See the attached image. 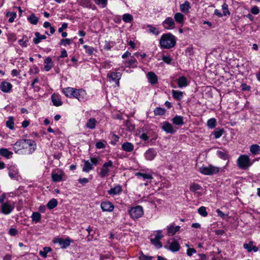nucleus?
Wrapping results in <instances>:
<instances>
[{"mask_svg":"<svg viewBox=\"0 0 260 260\" xmlns=\"http://www.w3.org/2000/svg\"><path fill=\"white\" fill-rule=\"evenodd\" d=\"M37 145L35 141L31 139H20L14 144V152L18 154H31L36 149Z\"/></svg>","mask_w":260,"mask_h":260,"instance_id":"nucleus-1","label":"nucleus"},{"mask_svg":"<svg viewBox=\"0 0 260 260\" xmlns=\"http://www.w3.org/2000/svg\"><path fill=\"white\" fill-rule=\"evenodd\" d=\"M176 38L173 34L168 32L162 35L159 39V45L161 48L171 49L176 44Z\"/></svg>","mask_w":260,"mask_h":260,"instance_id":"nucleus-2","label":"nucleus"},{"mask_svg":"<svg viewBox=\"0 0 260 260\" xmlns=\"http://www.w3.org/2000/svg\"><path fill=\"white\" fill-rule=\"evenodd\" d=\"M222 169L220 168L210 165L208 166L203 165L199 167L198 171L202 174L205 175H213L216 174Z\"/></svg>","mask_w":260,"mask_h":260,"instance_id":"nucleus-3","label":"nucleus"},{"mask_svg":"<svg viewBox=\"0 0 260 260\" xmlns=\"http://www.w3.org/2000/svg\"><path fill=\"white\" fill-rule=\"evenodd\" d=\"M237 165L242 170H247L253 164L249 156L247 155H241L237 160Z\"/></svg>","mask_w":260,"mask_h":260,"instance_id":"nucleus-4","label":"nucleus"},{"mask_svg":"<svg viewBox=\"0 0 260 260\" xmlns=\"http://www.w3.org/2000/svg\"><path fill=\"white\" fill-rule=\"evenodd\" d=\"M100 159L99 157H92L90 160H83V167L82 171L88 173L90 170L93 169V166H96L98 164Z\"/></svg>","mask_w":260,"mask_h":260,"instance_id":"nucleus-5","label":"nucleus"},{"mask_svg":"<svg viewBox=\"0 0 260 260\" xmlns=\"http://www.w3.org/2000/svg\"><path fill=\"white\" fill-rule=\"evenodd\" d=\"M129 215L133 219H136L140 218L144 214V211L142 207L137 206L132 207L128 211Z\"/></svg>","mask_w":260,"mask_h":260,"instance_id":"nucleus-6","label":"nucleus"},{"mask_svg":"<svg viewBox=\"0 0 260 260\" xmlns=\"http://www.w3.org/2000/svg\"><path fill=\"white\" fill-rule=\"evenodd\" d=\"M163 237L162 235V231L158 230L156 232V234L152 236L150 239L151 243L157 249L162 247V244L160 240Z\"/></svg>","mask_w":260,"mask_h":260,"instance_id":"nucleus-7","label":"nucleus"},{"mask_svg":"<svg viewBox=\"0 0 260 260\" xmlns=\"http://www.w3.org/2000/svg\"><path fill=\"white\" fill-rule=\"evenodd\" d=\"M53 242L55 244H58L60 248L66 249L70 245L71 240L68 237L66 239L56 237L54 238Z\"/></svg>","mask_w":260,"mask_h":260,"instance_id":"nucleus-8","label":"nucleus"},{"mask_svg":"<svg viewBox=\"0 0 260 260\" xmlns=\"http://www.w3.org/2000/svg\"><path fill=\"white\" fill-rule=\"evenodd\" d=\"M112 166L113 162L111 160L104 163L99 173V175L102 178L108 176L110 171V169Z\"/></svg>","mask_w":260,"mask_h":260,"instance_id":"nucleus-9","label":"nucleus"},{"mask_svg":"<svg viewBox=\"0 0 260 260\" xmlns=\"http://www.w3.org/2000/svg\"><path fill=\"white\" fill-rule=\"evenodd\" d=\"M64 173L60 170H53L51 173V178L53 182H60L63 180Z\"/></svg>","mask_w":260,"mask_h":260,"instance_id":"nucleus-10","label":"nucleus"},{"mask_svg":"<svg viewBox=\"0 0 260 260\" xmlns=\"http://www.w3.org/2000/svg\"><path fill=\"white\" fill-rule=\"evenodd\" d=\"M15 204L11 201L3 203L2 205V212L4 214H9L14 209Z\"/></svg>","mask_w":260,"mask_h":260,"instance_id":"nucleus-11","label":"nucleus"},{"mask_svg":"<svg viewBox=\"0 0 260 260\" xmlns=\"http://www.w3.org/2000/svg\"><path fill=\"white\" fill-rule=\"evenodd\" d=\"M162 26L167 30L174 29L176 27L175 21L171 17H167L162 23Z\"/></svg>","mask_w":260,"mask_h":260,"instance_id":"nucleus-12","label":"nucleus"},{"mask_svg":"<svg viewBox=\"0 0 260 260\" xmlns=\"http://www.w3.org/2000/svg\"><path fill=\"white\" fill-rule=\"evenodd\" d=\"M160 127L162 131L167 134H174L176 130L173 127L172 124L168 121H164L160 124Z\"/></svg>","mask_w":260,"mask_h":260,"instance_id":"nucleus-13","label":"nucleus"},{"mask_svg":"<svg viewBox=\"0 0 260 260\" xmlns=\"http://www.w3.org/2000/svg\"><path fill=\"white\" fill-rule=\"evenodd\" d=\"M180 226L176 225L174 223H172L166 227L167 234L169 236H173L180 231Z\"/></svg>","mask_w":260,"mask_h":260,"instance_id":"nucleus-14","label":"nucleus"},{"mask_svg":"<svg viewBox=\"0 0 260 260\" xmlns=\"http://www.w3.org/2000/svg\"><path fill=\"white\" fill-rule=\"evenodd\" d=\"M86 95L87 93L85 90L83 89H76L73 97L80 102H83L86 100Z\"/></svg>","mask_w":260,"mask_h":260,"instance_id":"nucleus-15","label":"nucleus"},{"mask_svg":"<svg viewBox=\"0 0 260 260\" xmlns=\"http://www.w3.org/2000/svg\"><path fill=\"white\" fill-rule=\"evenodd\" d=\"M108 77L111 81L114 82L117 86H119V80L121 77L120 73L117 72H110L108 74Z\"/></svg>","mask_w":260,"mask_h":260,"instance_id":"nucleus-16","label":"nucleus"},{"mask_svg":"<svg viewBox=\"0 0 260 260\" xmlns=\"http://www.w3.org/2000/svg\"><path fill=\"white\" fill-rule=\"evenodd\" d=\"M9 176L13 179H17L19 176L18 169L15 165L10 166L8 168Z\"/></svg>","mask_w":260,"mask_h":260,"instance_id":"nucleus-17","label":"nucleus"},{"mask_svg":"<svg viewBox=\"0 0 260 260\" xmlns=\"http://www.w3.org/2000/svg\"><path fill=\"white\" fill-rule=\"evenodd\" d=\"M101 208L104 212H112L114 210V206L109 201H105L101 203Z\"/></svg>","mask_w":260,"mask_h":260,"instance_id":"nucleus-18","label":"nucleus"},{"mask_svg":"<svg viewBox=\"0 0 260 260\" xmlns=\"http://www.w3.org/2000/svg\"><path fill=\"white\" fill-rule=\"evenodd\" d=\"M157 153L153 148L148 149L144 153V156L147 160H152L156 156Z\"/></svg>","mask_w":260,"mask_h":260,"instance_id":"nucleus-19","label":"nucleus"},{"mask_svg":"<svg viewBox=\"0 0 260 260\" xmlns=\"http://www.w3.org/2000/svg\"><path fill=\"white\" fill-rule=\"evenodd\" d=\"M12 85L8 82L3 81L0 83V89L6 93L10 92L12 88Z\"/></svg>","mask_w":260,"mask_h":260,"instance_id":"nucleus-20","label":"nucleus"},{"mask_svg":"<svg viewBox=\"0 0 260 260\" xmlns=\"http://www.w3.org/2000/svg\"><path fill=\"white\" fill-rule=\"evenodd\" d=\"M122 191V188L120 185H117L113 188H111L108 191L109 194L111 196H115L120 194Z\"/></svg>","mask_w":260,"mask_h":260,"instance_id":"nucleus-21","label":"nucleus"},{"mask_svg":"<svg viewBox=\"0 0 260 260\" xmlns=\"http://www.w3.org/2000/svg\"><path fill=\"white\" fill-rule=\"evenodd\" d=\"M147 77L148 82L151 84H155L158 81V78L156 74L152 72H149L147 74Z\"/></svg>","mask_w":260,"mask_h":260,"instance_id":"nucleus-22","label":"nucleus"},{"mask_svg":"<svg viewBox=\"0 0 260 260\" xmlns=\"http://www.w3.org/2000/svg\"><path fill=\"white\" fill-rule=\"evenodd\" d=\"M174 19L175 21L180 24L181 26H183L185 20V17L183 14L180 12L176 13L174 14Z\"/></svg>","mask_w":260,"mask_h":260,"instance_id":"nucleus-23","label":"nucleus"},{"mask_svg":"<svg viewBox=\"0 0 260 260\" xmlns=\"http://www.w3.org/2000/svg\"><path fill=\"white\" fill-rule=\"evenodd\" d=\"M76 89L74 88L69 87L63 88L62 91L67 97L71 98L74 96Z\"/></svg>","mask_w":260,"mask_h":260,"instance_id":"nucleus-24","label":"nucleus"},{"mask_svg":"<svg viewBox=\"0 0 260 260\" xmlns=\"http://www.w3.org/2000/svg\"><path fill=\"white\" fill-rule=\"evenodd\" d=\"M178 86L179 88L186 87L188 85L187 79L184 76H181L177 80Z\"/></svg>","mask_w":260,"mask_h":260,"instance_id":"nucleus-25","label":"nucleus"},{"mask_svg":"<svg viewBox=\"0 0 260 260\" xmlns=\"http://www.w3.org/2000/svg\"><path fill=\"white\" fill-rule=\"evenodd\" d=\"M121 148L124 151L130 152L134 150V146L132 143L126 142L122 144Z\"/></svg>","mask_w":260,"mask_h":260,"instance_id":"nucleus-26","label":"nucleus"},{"mask_svg":"<svg viewBox=\"0 0 260 260\" xmlns=\"http://www.w3.org/2000/svg\"><path fill=\"white\" fill-rule=\"evenodd\" d=\"M216 154L218 157L223 160H226L229 158L228 151L224 149L217 150Z\"/></svg>","mask_w":260,"mask_h":260,"instance_id":"nucleus-27","label":"nucleus"},{"mask_svg":"<svg viewBox=\"0 0 260 260\" xmlns=\"http://www.w3.org/2000/svg\"><path fill=\"white\" fill-rule=\"evenodd\" d=\"M44 63V69L47 72L50 71L53 67L52 60L50 57H48L45 59Z\"/></svg>","mask_w":260,"mask_h":260,"instance_id":"nucleus-28","label":"nucleus"},{"mask_svg":"<svg viewBox=\"0 0 260 260\" xmlns=\"http://www.w3.org/2000/svg\"><path fill=\"white\" fill-rule=\"evenodd\" d=\"M190 8V4L188 1H185L183 4L180 5V11L184 13H188Z\"/></svg>","mask_w":260,"mask_h":260,"instance_id":"nucleus-29","label":"nucleus"},{"mask_svg":"<svg viewBox=\"0 0 260 260\" xmlns=\"http://www.w3.org/2000/svg\"><path fill=\"white\" fill-rule=\"evenodd\" d=\"M80 4L83 7L88 8L92 10H95L96 7L92 5L90 0H80Z\"/></svg>","mask_w":260,"mask_h":260,"instance_id":"nucleus-30","label":"nucleus"},{"mask_svg":"<svg viewBox=\"0 0 260 260\" xmlns=\"http://www.w3.org/2000/svg\"><path fill=\"white\" fill-rule=\"evenodd\" d=\"M172 121L176 125L182 126L184 124L183 117L181 116L176 115L172 118Z\"/></svg>","mask_w":260,"mask_h":260,"instance_id":"nucleus-31","label":"nucleus"},{"mask_svg":"<svg viewBox=\"0 0 260 260\" xmlns=\"http://www.w3.org/2000/svg\"><path fill=\"white\" fill-rule=\"evenodd\" d=\"M124 63L126 67L129 68H135L137 67V61L134 56H132L129 60L125 61Z\"/></svg>","mask_w":260,"mask_h":260,"instance_id":"nucleus-32","label":"nucleus"},{"mask_svg":"<svg viewBox=\"0 0 260 260\" xmlns=\"http://www.w3.org/2000/svg\"><path fill=\"white\" fill-rule=\"evenodd\" d=\"M97 121L94 118H89L86 124V127L89 129H93L95 127Z\"/></svg>","mask_w":260,"mask_h":260,"instance_id":"nucleus-33","label":"nucleus"},{"mask_svg":"<svg viewBox=\"0 0 260 260\" xmlns=\"http://www.w3.org/2000/svg\"><path fill=\"white\" fill-rule=\"evenodd\" d=\"M173 98L177 101H180L183 97V92L179 90H172Z\"/></svg>","mask_w":260,"mask_h":260,"instance_id":"nucleus-34","label":"nucleus"},{"mask_svg":"<svg viewBox=\"0 0 260 260\" xmlns=\"http://www.w3.org/2000/svg\"><path fill=\"white\" fill-rule=\"evenodd\" d=\"M35 35V38H34L33 42L35 44H38L41 41V40L46 39V36L41 35L39 32H36Z\"/></svg>","mask_w":260,"mask_h":260,"instance_id":"nucleus-35","label":"nucleus"},{"mask_svg":"<svg viewBox=\"0 0 260 260\" xmlns=\"http://www.w3.org/2000/svg\"><path fill=\"white\" fill-rule=\"evenodd\" d=\"M180 249V245L177 241H173L170 245L168 249L172 252L178 251Z\"/></svg>","mask_w":260,"mask_h":260,"instance_id":"nucleus-36","label":"nucleus"},{"mask_svg":"<svg viewBox=\"0 0 260 260\" xmlns=\"http://www.w3.org/2000/svg\"><path fill=\"white\" fill-rule=\"evenodd\" d=\"M12 152L9 151L6 148L0 149V155L7 158H11L12 157Z\"/></svg>","mask_w":260,"mask_h":260,"instance_id":"nucleus-37","label":"nucleus"},{"mask_svg":"<svg viewBox=\"0 0 260 260\" xmlns=\"http://www.w3.org/2000/svg\"><path fill=\"white\" fill-rule=\"evenodd\" d=\"M51 99L53 105L55 106H60L62 105V102L61 101L60 98L55 94H53L51 96Z\"/></svg>","mask_w":260,"mask_h":260,"instance_id":"nucleus-38","label":"nucleus"},{"mask_svg":"<svg viewBox=\"0 0 260 260\" xmlns=\"http://www.w3.org/2000/svg\"><path fill=\"white\" fill-rule=\"evenodd\" d=\"M147 31L149 32L152 34L153 35L157 36V35H159L160 33V31H159L158 29L153 25H148L147 26Z\"/></svg>","mask_w":260,"mask_h":260,"instance_id":"nucleus-39","label":"nucleus"},{"mask_svg":"<svg viewBox=\"0 0 260 260\" xmlns=\"http://www.w3.org/2000/svg\"><path fill=\"white\" fill-rule=\"evenodd\" d=\"M250 151L253 155H256L260 152V147L257 144H253L250 147Z\"/></svg>","mask_w":260,"mask_h":260,"instance_id":"nucleus-40","label":"nucleus"},{"mask_svg":"<svg viewBox=\"0 0 260 260\" xmlns=\"http://www.w3.org/2000/svg\"><path fill=\"white\" fill-rule=\"evenodd\" d=\"M31 218L32 219V221L35 222V223H37L39 222L41 218V214L38 212H33Z\"/></svg>","mask_w":260,"mask_h":260,"instance_id":"nucleus-41","label":"nucleus"},{"mask_svg":"<svg viewBox=\"0 0 260 260\" xmlns=\"http://www.w3.org/2000/svg\"><path fill=\"white\" fill-rule=\"evenodd\" d=\"M27 20L31 24L36 25L38 22L39 18L34 14H32L27 17Z\"/></svg>","mask_w":260,"mask_h":260,"instance_id":"nucleus-42","label":"nucleus"},{"mask_svg":"<svg viewBox=\"0 0 260 260\" xmlns=\"http://www.w3.org/2000/svg\"><path fill=\"white\" fill-rule=\"evenodd\" d=\"M57 205V201L55 199H52L48 202L47 207L49 209H52L56 207Z\"/></svg>","mask_w":260,"mask_h":260,"instance_id":"nucleus-43","label":"nucleus"},{"mask_svg":"<svg viewBox=\"0 0 260 260\" xmlns=\"http://www.w3.org/2000/svg\"><path fill=\"white\" fill-rule=\"evenodd\" d=\"M202 188V186L198 183H193L190 185V190L194 192H197L198 190Z\"/></svg>","mask_w":260,"mask_h":260,"instance_id":"nucleus-44","label":"nucleus"},{"mask_svg":"<svg viewBox=\"0 0 260 260\" xmlns=\"http://www.w3.org/2000/svg\"><path fill=\"white\" fill-rule=\"evenodd\" d=\"M7 126L10 129H13L14 128V118L12 116H10L6 122Z\"/></svg>","mask_w":260,"mask_h":260,"instance_id":"nucleus-45","label":"nucleus"},{"mask_svg":"<svg viewBox=\"0 0 260 260\" xmlns=\"http://www.w3.org/2000/svg\"><path fill=\"white\" fill-rule=\"evenodd\" d=\"M6 16L9 17V22L12 23L16 18L17 14L16 13L14 12H9L7 13Z\"/></svg>","mask_w":260,"mask_h":260,"instance_id":"nucleus-46","label":"nucleus"},{"mask_svg":"<svg viewBox=\"0 0 260 260\" xmlns=\"http://www.w3.org/2000/svg\"><path fill=\"white\" fill-rule=\"evenodd\" d=\"M95 3L101 8H104L106 7L108 3V0H94Z\"/></svg>","mask_w":260,"mask_h":260,"instance_id":"nucleus-47","label":"nucleus"},{"mask_svg":"<svg viewBox=\"0 0 260 260\" xmlns=\"http://www.w3.org/2000/svg\"><path fill=\"white\" fill-rule=\"evenodd\" d=\"M133 19V17L132 15L126 13L124 14L122 16V20L126 23L131 22Z\"/></svg>","mask_w":260,"mask_h":260,"instance_id":"nucleus-48","label":"nucleus"},{"mask_svg":"<svg viewBox=\"0 0 260 260\" xmlns=\"http://www.w3.org/2000/svg\"><path fill=\"white\" fill-rule=\"evenodd\" d=\"M51 250V248L49 247H45L43 248L42 251H40L39 252L40 255L43 257H46L47 255V253L50 252Z\"/></svg>","mask_w":260,"mask_h":260,"instance_id":"nucleus-49","label":"nucleus"},{"mask_svg":"<svg viewBox=\"0 0 260 260\" xmlns=\"http://www.w3.org/2000/svg\"><path fill=\"white\" fill-rule=\"evenodd\" d=\"M166 112V110L164 108L157 107L154 110V114L155 115H163Z\"/></svg>","mask_w":260,"mask_h":260,"instance_id":"nucleus-50","label":"nucleus"},{"mask_svg":"<svg viewBox=\"0 0 260 260\" xmlns=\"http://www.w3.org/2000/svg\"><path fill=\"white\" fill-rule=\"evenodd\" d=\"M83 48L85 50V52L87 54H88L89 55H92L94 51L95 50L94 49V48L89 46L86 45H84L83 46Z\"/></svg>","mask_w":260,"mask_h":260,"instance_id":"nucleus-51","label":"nucleus"},{"mask_svg":"<svg viewBox=\"0 0 260 260\" xmlns=\"http://www.w3.org/2000/svg\"><path fill=\"white\" fill-rule=\"evenodd\" d=\"M199 213L203 217H206L208 215V212L206 210V208L204 206H202L198 209Z\"/></svg>","mask_w":260,"mask_h":260,"instance_id":"nucleus-52","label":"nucleus"},{"mask_svg":"<svg viewBox=\"0 0 260 260\" xmlns=\"http://www.w3.org/2000/svg\"><path fill=\"white\" fill-rule=\"evenodd\" d=\"M136 176L138 177H141L144 179H152V176L150 174H144L142 173H137L136 174Z\"/></svg>","mask_w":260,"mask_h":260,"instance_id":"nucleus-53","label":"nucleus"},{"mask_svg":"<svg viewBox=\"0 0 260 260\" xmlns=\"http://www.w3.org/2000/svg\"><path fill=\"white\" fill-rule=\"evenodd\" d=\"M216 121L215 118H210L207 121V125L209 127L213 128L215 127Z\"/></svg>","mask_w":260,"mask_h":260,"instance_id":"nucleus-54","label":"nucleus"},{"mask_svg":"<svg viewBox=\"0 0 260 260\" xmlns=\"http://www.w3.org/2000/svg\"><path fill=\"white\" fill-rule=\"evenodd\" d=\"M223 133V130L222 129H219L216 130L213 133V135L215 139L219 138Z\"/></svg>","mask_w":260,"mask_h":260,"instance_id":"nucleus-55","label":"nucleus"},{"mask_svg":"<svg viewBox=\"0 0 260 260\" xmlns=\"http://www.w3.org/2000/svg\"><path fill=\"white\" fill-rule=\"evenodd\" d=\"M222 9L223 10V15L226 16V15H230V12L229 11L228 9V5L226 3H224L222 5Z\"/></svg>","mask_w":260,"mask_h":260,"instance_id":"nucleus-56","label":"nucleus"},{"mask_svg":"<svg viewBox=\"0 0 260 260\" xmlns=\"http://www.w3.org/2000/svg\"><path fill=\"white\" fill-rule=\"evenodd\" d=\"M162 60L167 64H170L173 60L170 55H163L162 56Z\"/></svg>","mask_w":260,"mask_h":260,"instance_id":"nucleus-57","label":"nucleus"},{"mask_svg":"<svg viewBox=\"0 0 260 260\" xmlns=\"http://www.w3.org/2000/svg\"><path fill=\"white\" fill-rule=\"evenodd\" d=\"M72 43V40L70 39H62L59 44L61 45H63L64 46H66L67 45H69Z\"/></svg>","mask_w":260,"mask_h":260,"instance_id":"nucleus-58","label":"nucleus"},{"mask_svg":"<svg viewBox=\"0 0 260 260\" xmlns=\"http://www.w3.org/2000/svg\"><path fill=\"white\" fill-rule=\"evenodd\" d=\"M253 245V242L252 241H250L248 244H244L243 245V247L247 250L248 252H251L252 251V247Z\"/></svg>","mask_w":260,"mask_h":260,"instance_id":"nucleus-59","label":"nucleus"},{"mask_svg":"<svg viewBox=\"0 0 260 260\" xmlns=\"http://www.w3.org/2000/svg\"><path fill=\"white\" fill-rule=\"evenodd\" d=\"M152 258V257L146 256L144 255L142 252H141L140 255L139 256L140 260H151Z\"/></svg>","mask_w":260,"mask_h":260,"instance_id":"nucleus-60","label":"nucleus"},{"mask_svg":"<svg viewBox=\"0 0 260 260\" xmlns=\"http://www.w3.org/2000/svg\"><path fill=\"white\" fill-rule=\"evenodd\" d=\"M28 42L27 40H24V37H23L22 39L19 40L18 43L19 44L23 47L27 46V42Z\"/></svg>","mask_w":260,"mask_h":260,"instance_id":"nucleus-61","label":"nucleus"},{"mask_svg":"<svg viewBox=\"0 0 260 260\" xmlns=\"http://www.w3.org/2000/svg\"><path fill=\"white\" fill-rule=\"evenodd\" d=\"M196 253V250L193 248H188L187 249L186 253L189 256H191L193 254Z\"/></svg>","mask_w":260,"mask_h":260,"instance_id":"nucleus-62","label":"nucleus"},{"mask_svg":"<svg viewBox=\"0 0 260 260\" xmlns=\"http://www.w3.org/2000/svg\"><path fill=\"white\" fill-rule=\"evenodd\" d=\"M39 72V70L37 66H33L31 68H30L29 70V72L31 74H38Z\"/></svg>","mask_w":260,"mask_h":260,"instance_id":"nucleus-63","label":"nucleus"},{"mask_svg":"<svg viewBox=\"0 0 260 260\" xmlns=\"http://www.w3.org/2000/svg\"><path fill=\"white\" fill-rule=\"evenodd\" d=\"M251 12L254 15H257L259 13V10L257 6H253L251 9Z\"/></svg>","mask_w":260,"mask_h":260,"instance_id":"nucleus-64","label":"nucleus"}]
</instances>
